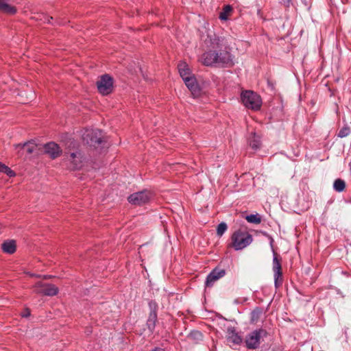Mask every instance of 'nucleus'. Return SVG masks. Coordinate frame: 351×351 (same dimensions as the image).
<instances>
[{"label": "nucleus", "instance_id": "6e6552de", "mask_svg": "<svg viewBox=\"0 0 351 351\" xmlns=\"http://www.w3.org/2000/svg\"><path fill=\"white\" fill-rule=\"evenodd\" d=\"M98 91L103 95H107L112 91L113 79L107 74L102 75L97 82Z\"/></svg>", "mask_w": 351, "mask_h": 351}, {"label": "nucleus", "instance_id": "ddd939ff", "mask_svg": "<svg viewBox=\"0 0 351 351\" xmlns=\"http://www.w3.org/2000/svg\"><path fill=\"white\" fill-rule=\"evenodd\" d=\"M45 152L51 158L54 159L60 156L61 152L60 148L58 144L50 142L44 145Z\"/></svg>", "mask_w": 351, "mask_h": 351}, {"label": "nucleus", "instance_id": "dca6fc26", "mask_svg": "<svg viewBox=\"0 0 351 351\" xmlns=\"http://www.w3.org/2000/svg\"><path fill=\"white\" fill-rule=\"evenodd\" d=\"M227 339L229 342L234 344H239L241 342V338L236 332L233 328H228L227 330Z\"/></svg>", "mask_w": 351, "mask_h": 351}, {"label": "nucleus", "instance_id": "2eb2a0df", "mask_svg": "<svg viewBox=\"0 0 351 351\" xmlns=\"http://www.w3.org/2000/svg\"><path fill=\"white\" fill-rule=\"evenodd\" d=\"M178 69L182 80L193 76L191 73L189 65L184 62H180L178 65Z\"/></svg>", "mask_w": 351, "mask_h": 351}, {"label": "nucleus", "instance_id": "f257e3e1", "mask_svg": "<svg viewBox=\"0 0 351 351\" xmlns=\"http://www.w3.org/2000/svg\"><path fill=\"white\" fill-rule=\"evenodd\" d=\"M200 62L206 66L230 67L234 65L233 56L226 47L222 37H210L207 43V49L199 58Z\"/></svg>", "mask_w": 351, "mask_h": 351}, {"label": "nucleus", "instance_id": "7c9ffc66", "mask_svg": "<svg viewBox=\"0 0 351 351\" xmlns=\"http://www.w3.org/2000/svg\"><path fill=\"white\" fill-rule=\"evenodd\" d=\"M282 3L286 6V7H289L290 4H291V0H282Z\"/></svg>", "mask_w": 351, "mask_h": 351}, {"label": "nucleus", "instance_id": "412c9836", "mask_svg": "<svg viewBox=\"0 0 351 351\" xmlns=\"http://www.w3.org/2000/svg\"><path fill=\"white\" fill-rule=\"evenodd\" d=\"M334 189L337 192H342L346 188V183L343 180L337 179L333 184Z\"/></svg>", "mask_w": 351, "mask_h": 351}, {"label": "nucleus", "instance_id": "0eeeda50", "mask_svg": "<svg viewBox=\"0 0 351 351\" xmlns=\"http://www.w3.org/2000/svg\"><path fill=\"white\" fill-rule=\"evenodd\" d=\"M82 138L86 144L96 147L102 142V132L98 129L86 130L82 135Z\"/></svg>", "mask_w": 351, "mask_h": 351}, {"label": "nucleus", "instance_id": "9d476101", "mask_svg": "<svg viewBox=\"0 0 351 351\" xmlns=\"http://www.w3.org/2000/svg\"><path fill=\"white\" fill-rule=\"evenodd\" d=\"M151 198V193L148 191H143L131 194L128 200L134 205L141 206L147 203Z\"/></svg>", "mask_w": 351, "mask_h": 351}, {"label": "nucleus", "instance_id": "c85d7f7f", "mask_svg": "<svg viewBox=\"0 0 351 351\" xmlns=\"http://www.w3.org/2000/svg\"><path fill=\"white\" fill-rule=\"evenodd\" d=\"M2 172L6 173L10 177H12V176H15V173L5 165H3Z\"/></svg>", "mask_w": 351, "mask_h": 351}, {"label": "nucleus", "instance_id": "f8f14e48", "mask_svg": "<svg viewBox=\"0 0 351 351\" xmlns=\"http://www.w3.org/2000/svg\"><path fill=\"white\" fill-rule=\"evenodd\" d=\"M186 86L191 91L193 97H198L201 93V89L197 83L195 76L183 80Z\"/></svg>", "mask_w": 351, "mask_h": 351}, {"label": "nucleus", "instance_id": "4be33fe9", "mask_svg": "<svg viewBox=\"0 0 351 351\" xmlns=\"http://www.w3.org/2000/svg\"><path fill=\"white\" fill-rule=\"evenodd\" d=\"M188 338L191 341H199L202 339V334L197 330L192 331L188 336Z\"/></svg>", "mask_w": 351, "mask_h": 351}, {"label": "nucleus", "instance_id": "bb28decb", "mask_svg": "<svg viewBox=\"0 0 351 351\" xmlns=\"http://www.w3.org/2000/svg\"><path fill=\"white\" fill-rule=\"evenodd\" d=\"M149 306L150 308V313H157L158 305L155 301H150L149 302Z\"/></svg>", "mask_w": 351, "mask_h": 351}, {"label": "nucleus", "instance_id": "e433bc0d", "mask_svg": "<svg viewBox=\"0 0 351 351\" xmlns=\"http://www.w3.org/2000/svg\"><path fill=\"white\" fill-rule=\"evenodd\" d=\"M45 278H50V276H45Z\"/></svg>", "mask_w": 351, "mask_h": 351}, {"label": "nucleus", "instance_id": "393cba45", "mask_svg": "<svg viewBox=\"0 0 351 351\" xmlns=\"http://www.w3.org/2000/svg\"><path fill=\"white\" fill-rule=\"evenodd\" d=\"M227 224L224 222L220 223L217 228V234L218 236L221 237L227 230Z\"/></svg>", "mask_w": 351, "mask_h": 351}, {"label": "nucleus", "instance_id": "423d86ee", "mask_svg": "<svg viewBox=\"0 0 351 351\" xmlns=\"http://www.w3.org/2000/svg\"><path fill=\"white\" fill-rule=\"evenodd\" d=\"M267 335L266 330L263 329L255 330L247 334L245 342L246 347L249 349H256L260 345V340Z\"/></svg>", "mask_w": 351, "mask_h": 351}, {"label": "nucleus", "instance_id": "20e7f679", "mask_svg": "<svg viewBox=\"0 0 351 351\" xmlns=\"http://www.w3.org/2000/svg\"><path fill=\"white\" fill-rule=\"evenodd\" d=\"M241 100L243 105L253 110H258L261 108L262 100L261 97L254 91L245 90L241 93Z\"/></svg>", "mask_w": 351, "mask_h": 351}, {"label": "nucleus", "instance_id": "72a5a7b5", "mask_svg": "<svg viewBox=\"0 0 351 351\" xmlns=\"http://www.w3.org/2000/svg\"><path fill=\"white\" fill-rule=\"evenodd\" d=\"M152 351H165V350L163 349H162V348H156V349H154Z\"/></svg>", "mask_w": 351, "mask_h": 351}, {"label": "nucleus", "instance_id": "4c0bfd02", "mask_svg": "<svg viewBox=\"0 0 351 351\" xmlns=\"http://www.w3.org/2000/svg\"><path fill=\"white\" fill-rule=\"evenodd\" d=\"M350 169L351 171V161H350Z\"/></svg>", "mask_w": 351, "mask_h": 351}, {"label": "nucleus", "instance_id": "6ab92c4d", "mask_svg": "<svg viewBox=\"0 0 351 351\" xmlns=\"http://www.w3.org/2000/svg\"><path fill=\"white\" fill-rule=\"evenodd\" d=\"M249 145L253 149H257L261 146V138L255 132H252L249 137Z\"/></svg>", "mask_w": 351, "mask_h": 351}, {"label": "nucleus", "instance_id": "2f4dec72", "mask_svg": "<svg viewBox=\"0 0 351 351\" xmlns=\"http://www.w3.org/2000/svg\"><path fill=\"white\" fill-rule=\"evenodd\" d=\"M53 20V17L49 16H45V21H46L48 23H51V21Z\"/></svg>", "mask_w": 351, "mask_h": 351}, {"label": "nucleus", "instance_id": "1a4fd4ad", "mask_svg": "<svg viewBox=\"0 0 351 351\" xmlns=\"http://www.w3.org/2000/svg\"><path fill=\"white\" fill-rule=\"evenodd\" d=\"M34 292L47 296H54L58 293V288L53 284L38 282L34 286Z\"/></svg>", "mask_w": 351, "mask_h": 351}, {"label": "nucleus", "instance_id": "f03ea898", "mask_svg": "<svg viewBox=\"0 0 351 351\" xmlns=\"http://www.w3.org/2000/svg\"><path fill=\"white\" fill-rule=\"evenodd\" d=\"M63 165L70 170L79 169L82 167V154L77 149H69L65 150L62 154Z\"/></svg>", "mask_w": 351, "mask_h": 351}, {"label": "nucleus", "instance_id": "a878e982", "mask_svg": "<svg viewBox=\"0 0 351 351\" xmlns=\"http://www.w3.org/2000/svg\"><path fill=\"white\" fill-rule=\"evenodd\" d=\"M350 134V129L348 126L343 127L338 133V136L340 138H344Z\"/></svg>", "mask_w": 351, "mask_h": 351}, {"label": "nucleus", "instance_id": "f704fd0d", "mask_svg": "<svg viewBox=\"0 0 351 351\" xmlns=\"http://www.w3.org/2000/svg\"><path fill=\"white\" fill-rule=\"evenodd\" d=\"M273 239H271V245H272Z\"/></svg>", "mask_w": 351, "mask_h": 351}, {"label": "nucleus", "instance_id": "5701e85b", "mask_svg": "<svg viewBox=\"0 0 351 351\" xmlns=\"http://www.w3.org/2000/svg\"><path fill=\"white\" fill-rule=\"evenodd\" d=\"M245 219L248 222L255 224H258L261 222V219L258 214L247 215Z\"/></svg>", "mask_w": 351, "mask_h": 351}, {"label": "nucleus", "instance_id": "473e14b6", "mask_svg": "<svg viewBox=\"0 0 351 351\" xmlns=\"http://www.w3.org/2000/svg\"><path fill=\"white\" fill-rule=\"evenodd\" d=\"M3 167V164L0 162V172H2Z\"/></svg>", "mask_w": 351, "mask_h": 351}, {"label": "nucleus", "instance_id": "c9c22d12", "mask_svg": "<svg viewBox=\"0 0 351 351\" xmlns=\"http://www.w3.org/2000/svg\"><path fill=\"white\" fill-rule=\"evenodd\" d=\"M45 278H50V276H45Z\"/></svg>", "mask_w": 351, "mask_h": 351}, {"label": "nucleus", "instance_id": "9b49d317", "mask_svg": "<svg viewBox=\"0 0 351 351\" xmlns=\"http://www.w3.org/2000/svg\"><path fill=\"white\" fill-rule=\"evenodd\" d=\"M226 275V271L219 267L215 268L206 277L205 285L206 287H212L213 284Z\"/></svg>", "mask_w": 351, "mask_h": 351}, {"label": "nucleus", "instance_id": "a211bd4d", "mask_svg": "<svg viewBox=\"0 0 351 351\" xmlns=\"http://www.w3.org/2000/svg\"><path fill=\"white\" fill-rule=\"evenodd\" d=\"M157 322V313H149L148 319L147 320L146 326L149 330V332L152 334L154 331L156 323Z\"/></svg>", "mask_w": 351, "mask_h": 351}, {"label": "nucleus", "instance_id": "b1692460", "mask_svg": "<svg viewBox=\"0 0 351 351\" xmlns=\"http://www.w3.org/2000/svg\"><path fill=\"white\" fill-rule=\"evenodd\" d=\"M231 10L232 8L230 5H226L223 9V12H221L219 14V19L222 21L227 20L228 14L231 12Z\"/></svg>", "mask_w": 351, "mask_h": 351}, {"label": "nucleus", "instance_id": "f3484780", "mask_svg": "<svg viewBox=\"0 0 351 351\" xmlns=\"http://www.w3.org/2000/svg\"><path fill=\"white\" fill-rule=\"evenodd\" d=\"M9 2L10 0H0V11L10 14H15L16 8L10 5Z\"/></svg>", "mask_w": 351, "mask_h": 351}, {"label": "nucleus", "instance_id": "39448f33", "mask_svg": "<svg viewBox=\"0 0 351 351\" xmlns=\"http://www.w3.org/2000/svg\"><path fill=\"white\" fill-rule=\"evenodd\" d=\"M273 255L272 270L274 272V285L276 288H278L283 282L281 258L274 250H273Z\"/></svg>", "mask_w": 351, "mask_h": 351}, {"label": "nucleus", "instance_id": "cd10ccee", "mask_svg": "<svg viewBox=\"0 0 351 351\" xmlns=\"http://www.w3.org/2000/svg\"><path fill=\"white\" fill-rule=\"evenodd\" d=\"M261 311L258 309V308H256L255 310H254L252 313H251V319L254 322L256 320L258 319L260 314H261Z\"/></svg>", "mask_w": 351, "mask_h": 351}, {"label": "nucleus", "instance_id": "c756f323", "mask_svg": "<svg viewBox=\"0 0 351 351\" xmlns=\"http://www.w3.org/2000/svg\"><path fill=\"white\" fill-rule=\"evenodd\" d=\"M29 315H30V311L29 309H25L24 313H23V314H22V317H27Z\"/></svg>", "mask_w": 351, "mask_h": 351}, {"label": "nucleus", "instance_id": "aec40b11", "mask_svg": "<svg viewBox=\"0 0 351 351\" xmlns=\"http://www.w3.org/2000/svg\"><path fill=\"white\" fill-rule=\"evenodd\" d=\"M21 147L25 149L28 154H32L36 149L37 145L34 141H30L25 143L23 145L18 144L16 145V148Z\"/></svg>", "mask_w": 351, "mask_h": 351}, {"label": "nucleus", "instance_id": "7ed1b4c3", "mask_svg": "<svg viewBox=\"0 0 351 351\" xmlns=\"http://www.w3.org/2000/svg\"><path fill=\"white\" fill-rule=\"evenodd\" d=\"M252 236L246 230H237L231 236V245L235 250H241L251 244Z\"/></svg>", "mask_w": 351, "mask_h": 351}, {"label": "nucleus", "instance_id": "4468645a", "mask_svg": "<svg viewBox=\"0 0 351 351\" xmlns=\"http://www.w3.org/2000/svg\"><path fill=\"white\" fill-rule=\"evenodd\" d=\"M1 249L3 252L7 254H14L16 252V245L14 240H8L1 244Z\"/></svg>", "mask_w": 351, "mask_h": 351}]
</instances>
